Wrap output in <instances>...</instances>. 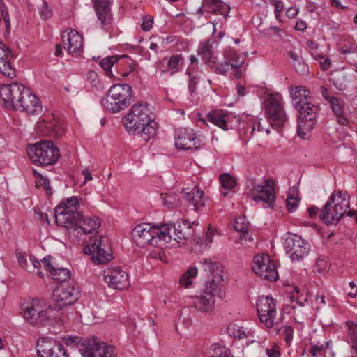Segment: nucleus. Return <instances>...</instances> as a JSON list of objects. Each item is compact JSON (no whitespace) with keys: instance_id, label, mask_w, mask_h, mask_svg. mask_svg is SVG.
I'll return each instance as SVG.
<instances>
[{"instance_id":"nucleus-1","label":"nucleus","mask_w":357,"mask_h":357,"mask_svg":"<svg viewBox=\"0 0 357 357\" xmlns=\"http://www.w3.org/2000/svg\"><path fill=\"white\" fill-rule=\"evenodd\" d=\"M155 119L149 105L140 102L132 106L122 122L129 134L139 135L147 142L156 135L158 124Z\"/></svg>"},{"instance_id":"nucleus-2","label":"nucleus","mask_w":357,"mask_h":357,"mask_svg":"<svg viewBox=\"0 0 357 357\" xmlns=\"http://www.w3.org/2000/svg\"><path fill=\"white\" fill-rule=\"evenodd\" d=\"M289 92L292 98V105L299 114L298 134L303 139L306 132L314 128V121L317 118L319 107L310 102V91L304 86H291Z\"/></svg>"},{"instance_id":"nucleus-3","label":"nucleus","mask_w":357,"mask_h":357,"mask_svg":"<svg viewBox=\"0 0 357 357\" xmlns=\"http://www.w3.org/2000/svg\"><path fill=\"white\" fill-rule=\"evenodd\" d=\"M170 227L161 225L160 227L149 223L137 225L132 231V237L137 245L144 247L151 245L160 248L167 246L172 236L169 234Z\"/></svg>"},{"instance_id":"nucleus-4","label":"nucleus","mask_w":357,"mask_h":357,"mask_svg":"<svg viewBox=\"0 0 357 357\" xmlns=\"http://www.w3.org/2000/svg\"><path fill=\"white\" fill-rule=\"evenodd\" d=\"M349 206V197L346 192H334L319 213V218L326 225H336Z\"/></svg>"},{"instance_id":"nucleus-5","label":"nucleus","mask_w":357,"mask_h":357,"mask_svg":"<svg viewBox=\"0 0 357 357\" xmlns=\"http://www.w3.org/2000/svg\"><path fill=\"white\" fill-rule=\"evenodd\" d=\"M27 153L34 165L42 167L54 165L61 158L59 148L51 140H41L29 144Z\"/></svg>"},{"instance_id":"nucleus-6","label":"nucleus","mask_w":357,"mask_h":357,"mask_svg":"<svg viewBox=\"0 0 357 357\" xmlns=\"http://www.w3.org/2000/svg\"><path fill=\"white\" fill-rule=\"evenodd\" d=\"M132 98V87L128 84H116L110 87L106 98H102L101 105L105 109L117 113L128 107Z\"/></svg>"},{"instance_id":"nucleus-7","label":"nucleus","mask_w":357,"mask_h":357,"mask_svg":"<svg viewBox=\"0 0 357 357\" xmlns=\"http://www.w3.org/2000/svg\"><path fill=\"white\" fill-rule=\"evenodd\" d=\"M79 206V200L75 196L63 199L54 210L56 224L64 227L75 226L80 219Z\"/></svg>"},{"instance_id":"nucleus-8","label":"nucleus","mask_w":357,"mask_h":357,"mask_svg":"<svg viewBox=\"0 0 357 357\" xmlns=\"http://www.w3.org/2000/svg\"><path fill=\"white\" fill-rule=\"evenodd\" d=\"M84 252L90 255L96 264H106L113 258L108 238L102 236L90 237L84 248Z\"/></svg>"},{"instance_id":"nucleus-9","label":"nucleus","mask_w":357,"mask_h":357,"mask_svg":"<svg viewBox=\"0 0 357 357\" xmlns=\"http://www.w3.org/2000/svg\"><path fill=\"white\" fill-rule=\"evenodd\" d=\"M79 295L78 288L67 283L60 284L53 291L50 308L54 310H61L65 307L75 303Z\"/></svg>"},{"instance_id":"nucleus-10","label":"nucleus","mask_w":357,"mask_h":357,"mask_svg":"<svg viewBox=\"0 0 357 357\" xmlns=\"http://www.w3.org/2000/svg\"><path fill=\"white\" fill-rule=\"evenodd\" d=\"M265 112L272 127L281 128L287 121L282 102L279 95H271L265 100Z\"/></svg>"},{"instance_id":"nucleus-11","label":"nucleus","mask_w":357,"mask_h":357,"mask_svg":"<svg viewBox=\"0 0 357 357\" xmlns=\"http://www.w3.org/2000/svg\"><path fill=\"white\" fill-rule=\"evenodd\" d=\"M79 351L82 357H116L115 347L95 337L84 340Z\"/></svg>"},{"instance_id":"nucleus-12","label":"nucleus","mask_w":357,"mask_h":357,"mask_svg":"<svg viewBox=\"0 0 357 357\" xmlns=\"http://www.w3.org/2000/svg\"><path fill=\"white\" fill-rule=\"evenodd\" d=\"M25 86L18 82L0 86V101L6 108L18 110Z\"/></svg>"},{"instance_id":"nucleus-13","label":"nucleus","mask_w":357,"mask_h":357,"mask_svg":"<svg viewBox=\"0 0 357 357\" xmlns=\"http://www.w3.org/2000/svg\"><path fill=\"white\" fill-rule=\"evenodd\" d=\"M175 146L183 150L197 149L204 145L202 135H196L191 128H179L174 131Z\"/></svg>"},{"instance_id":"nucleus-14","label":"nucleus","mask_w":357,"mask_h":357,"mask_svg":"<svg viewBox=\"0 0 357 357\" xmlns=\"http://www.w3.org/2000/svg\"><path fill=\"white\" fill-rule=\"evenodd\" d=\"M45 301L40 298H33L30 303L22 305L24 318L31 325H40L49 319L45 309Z\"/></svg>"},{"instance_id":"nucleus-15","label":"nucleus","mask_w":357,"mask_h":357,"mask_svg":"<svg viewBox=\"0 0 357 357\" xmlns=\"http://www.w3.org/2000/svg\"><path fill=\"white\" fill-rule=\"evenodd\" d=\"M252 271L270 281H277L279 278L276 267L268 254L256 255L253 259Z\"/></svg>"},{"instance_id":"nucleus-16","label":"nucleus","mask_w":357,"mask_h":357,"mask_svg":"<svg viewBox=\"0 0 357 357\" xmlns=\"http://www.w3.org/2000/svg\"><path fill=\"white\" fill-rule=\"evenodd\" d=\"M284 248L292 261H299L308 255L310 245L300 236L292 235L286 238Z\"/></svg>"},{"instance_id":"nucleus-17","label":"nucleus","mask_w":357,"mask_h":357,"mask_svg":"<svg viewBox=\"0 0 357 357\" xmlns=\"http://www.w3.org/2000/svg\"><path fill=\"white\" fill-rule=\"evenodd\" d=\"M275 181L272 178L264 179L261 184L253 183L251 190L253 192L252 199L262 201L269 208H273L275 202L274 192Z\"/></svg>"},{"instance_id":"nucleus-18","label":"nucleus","mask_w":357,"mask_h":357,"mask_svg":"<svg viewBox=\"0 0 357 357\" xmlns=\"http://www.w3.org/2000/svg\"><path fill=\"white\" fill-rule=\"evenodd\" d=\"M256 307L260 321L264 323L267 328H272L276 315V306L273 298L259 296Z\"/></svg>"},{"instance_id":"nucleus-19","label":"nucleus","mask_w":357,"mask_h":357,"mask_svg":"<svg viewBox=\"0 0 357 357\" xmlns=\"http://www.w3.org/2000/svg\"><path fill=\"white\" fill-rule=\"evenodd\" d=\"M218 289L216 282H206L205 288L201 291L200 295L194 299V307L202 312L212 311L215 303L214 295Z\"/></svg>"},{"instance_id":"nucleus-20","label":"nucleus","mask_w":357,"mask_h":357,"mask_svg":"<svg viewBox=\"0 0 357 357\" xmlns=\"http://www.w3.org/2000/svg\"><path fill=\"white\" fill-rule=\"evenodd\" d=\"M93 8L99 22L100 27L105 32L114 29V22L110 8L109 0H92Z\"/></svg>"},{"instance_id":"nucleus-21","label":"nucleus","mask_w":357,"mask_h":357,"mask_svg":"<svg viewBox=\"0 0 357 357\" xmlns=\"http://www.w3.org/2000/svg\"><path fill=\"white\" fill-rule=\"evenodd\" d=\"M101 225V222L99 218L96 216H85L82 217L80 213V219L76 221V224L73 227H66V228L70 229L69 231L70 235L75 236L78 238L79 234H91L96 231Z\"/></svg>"},{"instance_id":"nucleus-22","label":"nucleus","mask_w":357,"mask_h":357,"mask_svg":"<svg viewBox=\"0 0 357 357\" xmlns=\"http://www.w3.org/2000/svg\"><path fill=\"white\" fill-rule=\"evenodd\" d=\"M104 280L113 289L123 290L130 286L128 273L121 268H108L104 271Z\"/></svg>"},{"instance_id":"nucleus-23","label":"nucleus","mask_w":357,"mask_h":357,"mask_svg":"<svg viewBox=\"0 0 357 357\" xmlns=\"http://www.w3.org/2000/svg\"><path fill=\"white\" fill-rule=\"evenodd\" d=\"M36 351L40 357H68L61 343L47 339L38 340Z\"/></svg>"},{"instance_id":"nucleus-24","label":"nucleus","mask_w":357,"mask_h":357,"mask_svg":"<svg viewBox=\"0 0 357 357\" xmlns=\"http://www.w3.org/2000/svg\"><path fill=\"white\" fill-rule=\"evenodd\" d=\"M38 132L45 135L60 137L64 135L66 129L63 122L59 119L52 117L51 119H43L36 123Z\"/></svg>"},{"instance_id":"nucleus-25","label":"nucleus","mask_w":357,"mask_h":357,"mask_svg":"<svg viewBox=\"0 0 357 357\" xmlns=\"http://www.w3.org/2000/svg\"><path fill=\"white\" fill-rule=\"evenodd\" d=\"M223 59H220L217 63L218 66L215 68V72L221 75H225L230 68H238L244 62V59L238 54L232 48L227 47L223 52Z\"/></svg>"},{"instance_id":"nucleus-26","label":"nucleus","mask_w":357,"mask_h":357,"mask_svg":"<svg viewBox=\"0 0 357 357\" xmlns=\"http://www.w3.org/2000/svg\"><path fill=\"white\" fill-rule=\"evenodd\" d=\"M18 110L25 112L29 115H39L42 113L43 108L39 99L26 86L21 96Z\"/></svg>"},{"instance_id":"nucleus-27","label":"nucleus","mask_w":357,"mask_h":357,"mask_svg":"<svg viewBox=\"0 0 357 357\" xmlns=\"http://www.w3.org/2000/svg\"><path fill=\"white\" fill-rule=\"evenodd\" d=\"M18 110L25 112L29 115H39L42 113L43 108L39 99L26 86L21 96Z\"/></svg>"},{"instance_id":"nucleus-28","label":"nucleus","mask_w":357,"mask_h":357,"mask_svg":"<svg viewBox=\"0 0 357 357\" xmlns=\"http://www.w3.org/2000/svg\"><path fill=\"white\" fill-rule=\"evenodd\" d=\"M202 268L208 277L206 282H215L217 284L222 280V266L218 261H213L210 258H204L200 261Z\"/></svg>"},{"instance_id":"nucleus-29","label":"nucleus","mask_w":357,"mask_h":357,"mask_svg":"<svg viewBox=\"0 0 357 357\" xmlns=\"http://www.w3.org/2000/svg\"><path fill=\"white\" fill-rule=\"evenodd\" d=\"M167 226L169 227L168 225ZM174 228V240L178 243L190 238L194 233V229L189 221L186 220H178L173 225H170Z\"/></svg>"},{"instance_id":"nucleus-30","label":"nucleus","mask_w":357,"mask_h":357,"mask_svg":"<svg viewBox=\"0 0 357 357\" xmlns=\"http://www.w3.org/2000/svg\"><path fill=\"white\" fill-rule=\"evenodd\" d=\"M15 56L9 47L0 52V73L5 77H16L15 70L13 68L10 59Z\"/></svg>"},{"instance_id":"nucleus-31","label":"nucleus","mask_w":357,"mask_h":357,"mask_svg":"<svg viewBox=\"0 0 357 357\" xmlns=\"http://www.w3.org/2000/svg\"><path fill=\"white\" fill-rule=\"evenodd\" d=\"M50 258H52L50 256L44 257L41 261L45 265L47 271L50 272L52 278L59 282H63L70 278V271L67 268L59 267L58 266H53L50 261Z\"/></svg>"},{"instance_id":"nucleus-32","label":"nucleus","mask_w":357,"mask_h":357,"mask_svg":"<svg viewBox=\"0 0 357 357\" xmlns=\"http://www.w3.org/2000/svg\"><path fill=\"white\" fill-rule=\"evenodd\" d=\"M182 194L186 202L194 206V209H197L205 204L204 193L196 186L190 190H183Z\"/></svg>"},{"instance_id":"nucleus-33","label":"nucleus","mask_w":357,"mask_h":357,"mask_svg":"<svg viewBox=\"0 0 357 357\" xmlns=\"http://www.w3.org/2000/svg\"><path fill=\"white\" fill-rule=\"evenodd\" d=\"M68 41L67 50L70 54L78 52L83 46V38L75 29H70L66 36H63V43Z\"/></svg>"},{"instance_id":"nucleus-34","label":"nucleus","mask_w":357,"mask_h":357,"mask_svg":"<svg viewBox=\"0 0 357 357\" xmlns=\"http://www.w3.org/2000/svg\"><path fill=\"white\" fill-rule=\"evenodd\" d=\"M197 54L202 56V59L211 66L220 62V59L215 54L213 46L209 40L201 43L197 49Z\"/></svg>"},{"instance_id":"nucleus-35","label":"nucleus","mask_w":357,"mask_h":357,"mask_svg":"<svg viewBox=\"0 0 357 357\" xmlns=\"http://www.w3.org/2000/svg\"><path fill=\"white\" fill-rule=\"evenodd\" d=\"M227 118L228 116L226 114L218 111H211L206 114V119L199 118V121L204 123H206L208 121L224 130H228L229 128L228 127Z\"/></svg>"},{"instance_id":"nucleus-36","label":"nucleus","mask_w":357,"mask_h":357,"mask_svg":"<svg viewBox=\"0 0 357 357\" xmlns=\"http://www.w3.org/2000/svg\"><path fill=\"white\" fill-rule=\"evenodd\" d=\"M204 6L207 7L213 13L223 15L225 18L228 17L230 7L221 0H205Z\"/></svg>"},{"instance_id":"nucleus-37","label":"nucleus","mask_w":357,"mask_h":357,"mask_svg":"<svg viewBox=\"0 0 357 357\" xmlns=\"http://www.w3.org/2000/svg\"><path fill=\"white\" fill-rule=\"evenodd\" d=\"M221 185L220 194L222 197H227L231 190L236 185V181L234 176L228 173H223L219 177Z\"/></svg>"},{"instance_id":"nucleus-38","label":"nucleus","mask_w":357,"mask_h":357,"mask_svg":"<svg viewBox=\"0 0 357 357\" xmlns=\"http://www.w3.org/2000/svg\"><path fill=\"white\" fill-rule=\"evenodd\" d=\"M347 326L348 327V342L351 344V348L357 354V323L354 321H347Z\"/></svg>"},{"instance_id":"nucleus-39","label":"nucleus","mask_w":357,"mask_h":357,"mask_svg":"<svg viewBox=\"0 0 357 357\" xmlns=\"http://www.w3.org/2000/svg\"><path fill=\"white\" fill-rule=\"evenodd\" d=\"M121 56H107L104 59H102L100 61V67L104 70L105 74L109 77H113L112 73V66L119 61V59H121Z\"/></svg>"},{"instance_id":"nucleus-40","label":"nucleus","mask_w":357,"mask_h":357,"mask_svg":"<svg viewBox=\"0 0 357 357\" xmlns=\"http://www.w3.org/2000/svg\"><path fill=\"white\" fill-rule=\"evenodd\" d=\"M198 270L197 267L189 268L182 275H181L179 282L181 285L185 288L190 287L192 281V279L197 276Z\"/></svg>"},{"instance_id":"nucleus-41","label":"nucleus","mask_w":357,"mask_h":357,"mask_svg":"<svg viewBox=\"0 0 357 357\" xmlns=\"http://www.w3.org/2000/svg\"><path fill=\"white\" fill-rule=\"evenodd\" d=\"M208 354L211 357H231L230 351L219 344H212Z\"/></svg>"},{"instance_id":"nucleus-42","label":"nucleus","mask_w":357,"mask_h":357,"mask_svg":"<svg viewBox=\"0 0 357 357\" xmlns=\"http://www.w3.org/2000/svg\"><path fill=\"white\" fill-rule=\"evenodd\" d=\"M86 80L91 84L92 88L96 89L97 91H102L104 89V86L99 80L98 74L93 71H89L86 74Z\"/></svg>"},{"instance_id":"nucleus-43","label":"nucleus","mask_w":357,"mask_h":357,"mask_svg":"<svg viewBox=\"0 0 357 357\" xmlns=\"http://www.w3.org/2000/svg\"><path fill=\"white\" fill-rule=\"evenodd\" d=\"M227 333L229 336H233L235 338L243 339L247 337L245 331L243 327L236 324H231L227 328Z\"/></svg>"},{"instance_id":"nucleus-44","label":"nucleus","mask_w":357,"mask_h":357,"mask_svg":"<svg viewBox=\"0 0 357 357\" xmlns=\"http://www.w3.org/2000/svg\"><path fill=\"white\" fill-rule=\"evenodd\" d=\"M328 102L335 115L344 114V102L341 98L335 97Z\"/></svg>"},{"instance_id":"nucleus-45","label":"nucleus","mask_w":357,"mask_h":357,"mask_svg":"<svg viewBox=\"0 0 357 357\" xmlns=\"http://www.w3.org/2000/svg\"><path fill=\"white\" fill-rule=\"evenodd\" d=\"M293 192H294V191ZM293 194L294 193L291 195L289 192L286 200L287 208L289 213H293L296 210L300 202V199L298 197V192H296V195L295 197H294Z\"/></svg>"},{"instance_id":"nucleus-46","label":"nucleus","mask_w":357,"mask_h":357,"mask_svg":"<svg viewBox=\"0 0 357 357\" xmlns=\"http://www.w3.org/2000/svg\"><path fill=\"white\" fill-rule=\"evenodd\" d=\"M186 73L189 75L188 86L189 92L192 95L195 93L197 90V85L199 83V77L195 75H192L189 68L187 69Z\"/></svg>"},{"instance_id":"nucleus-47","label":"nucleus","mask_w":357,"mask_h":357,"mask_svg":"<svg viewBox=\"0 0 357 357\" xmlns=\"http://www.w3.org/2000/svg\"><path fill=\"white\" fill-rule=\"evenodd\" d=\"M162 204L167 207L171 208L178 205V197L176 195H166L162 197Z\"/></svg>"},{"instance_id":"nucleus-48","label":"nucleus","mask_w":357,"mask_h":357,"mask_svg":"<svg viewBox=\"0 0 357 357\" xmlns=\"http://www.w3.org/2000/svg\"><path fill=\"white\" fill-rule=\"evenodd\" d=\"M0 3L1 5L0 8H1L2 19L4 20V22L6 23L5 33L6 34H9L10 31V21L9 14L8 13L6 6L2 0H0Z\"/></svg>"},{"instance_id":"nucleus-49","label":"nucleus","mask_w":357,"mask_h":357,"mask_svg":"<svg viewBox=\"0 0 357 357\" xmlns=\"http://www.w3.org/2000/svg\"><path fill=\"white\" fill-rule=\"evenodd\" d=\"M340 52L343 54L355 53L357 52V44L351 42L346 43L342 45Z\"/></svg>"},{"instance_id":"nucleus-50","label":"nucleus","mask_w":357,"mask_h":357,"mask_svg":"<svg viewBox=\"0 0 357 357\" xmlns=\"http://www.w3.org/2000/svg\"><path fill=\"white\" fill-rule=\"evenodd\" d=\"M314 58L319 63L322 70H326L330 68L331 62L328 58L325 59L321 54L316 55Z\"/></svg>"},{"instance_id":"nucleus-51","label":"nucleus","mask_w":357,"mask_h":357,"mask_svg":"<svg viewBox=\"0 0 357 357\" xmlns=\"http://www.w3.org/2000/svg\"><path fill=\"white\" fill-rule=\"evenodd\" d=\"M64 342L68 346H76L79 349L83 343L82 338L78 336L68 337L64 339Z\"/></svg>"},{"instance_id":"nucleus-52","label":"nucleus","mask_w":357,"mask_h":357,"mask_svg":"<svg viewBox=\"0 0 357 357\" xmlns=\"http://www.w3.org/2000/svg\"><path fill=\"white\" fill-rule=\"evenodd\" d=\"M121 58L126 59V64L128 65L129 70L127 71L123 72L121 74V75L122 77H128L132 72H133L135 70V64L134 63L133 61L127 55H122V56H121Z\"/></svg>"},{"instance_id":"nucleus-53","label":"nucleus","mask_w":357,"mask_h":357,"mask_svg":"<svg viewBox=\"0 0 357 357\" xmlns=\"http://www.w3.org/2000/svg\"><path fill=\"white\" fill-rule=\"evenodd\" d=\"M234 229L241 234L247 231L248 227L247 225L244 224L242 218H238L236 220L234 225Z\"/></svg>"},{"instance_id":"nucleus-54","label":"nucleus","mask_w":357,"mask_h":357,"mask_svg":"<svg viewBox=\"0 0 357 357\" xmlns=\"http://www.w3.org/2000/svg\"><path fill=\"white\" fill-rule=\"evenodd\" d=\"M283 333L284 335L285 342L287 344H290L293 339L294 328L290 326H285Z\"/></svg>"},{"instance_id":"nucleus-55","label":"nucleus","mask_w":357,"mask_h":357,"mask_svg":"<svg viewBox=\"0 0 357 357\" xmlns=\"http://www.w3.org/2000/svg\"><path fill=\"white\" fill-rule=\"evenodd\" d=\"M40 15L43 19H48L52 16V11L45 1H43L42 6L40 8Z\"/></svg>"},{"instance_id":"nucleus-56","label":"nucleus","mask_w":357,"mask_h":357,"mask_svg":"<svg viewBox=\"0 0 357 357\" xmlns=\"http://www.w3.org/2000/svg\"><path fill=\"white\" fill-rule=\"evenodd\" d=\"M330 344V342L327 341L325 342L324 344L318 345V344H313L312 345V348L310 350V354L313 356H316L317 354L323 351L326 347H328Z\"/></svg>"},{"instance_id":"nucleus-57","label":"nucleus","mask_w":357,"mask_h":357,"mask_svg":"<svg viewBox=\"0 0 357 357\" xmlns=\"http://www.w3.org/2000/svg\"><path fill=\"white\" fill-rule=\"evenodd\" d=\"M181 56L179 55H174L170 57L167 63V66L171 69H175L177 68Z\"/></svg>"},{"instance_id":"nucleus-58","label":"nucleus","mask_w":357,"mask_h":357,"mask_svg":"<svg viewBox=\"0 0 357 357\" xmlns=\"http://www.w3.org/2000/svg\"><path fill=\"white\" fill-rule=\"evenodd\" d=\"M287 54H288L289 57L292 60L291 63L294 67L296 65H297V63H299L300 62H301L303 60L301 56H299L298 54H297L296 52H294L293 51H289L287 52Z\"/></svg>"},{"instance_id":"nucleus-59","label":"nucleus","mask_w":357,"mask_h":357,"mask_svg":"<svg viewBox=\"0 0 357 357\" xmlns=\"http://www.w3.org/2000/svg\"><path fill=\"white\" fill-rule=\"evenodd\" d=\"M153 18L144 17L143 22L141 24L142 30L145 31H149L153 26Z\"/></svg>"},{"instance_id":"nucleus-60","label":"nucleus","mask_w":357,"mask_h":357,"mask_svg":"<svg viewBox=\"0 0 357 357\" xmlns=\"http://www.w3.org/2000/svg\"><path fill=\"white\" fill-rule=\"evenodd\" d=\"M294 68L296 69V70L298 73H301V74H305L306 72L308 71V66L304 62L303 60L301 62H300L299 63H297V65H296L294 66Z\"/></svg>"},{"instance_id":"nucleus-61","label":"nucleus","mask_w":357,"mask_h":357,"mask_svg":"<svg viewBox=\"0 0 357 357\" xmlns=\"http://www.w3.org/2000/svg\"><path fill=\"white\" fill-rule=\"evenodd\" d=\"M266 352L268 357H279L280 356V348L278 346L267 349Z\"/></svg>"},{"instance_id":"nucleus-62","label":"nucleus","mask_w":357,"mask_h":357,"mask_svg":"<svg viewBox=\"0 0 357 357\" xmlns=\"http://www.w3.org/2000/svg\"><path fill=\"white\" fill-rule=\"evenodd\" d=\"M34 175L37 177H40L41 185L44 187L45 190H50V181L48 178L41 176L40 174L38 173L36 170H33Z\"/></svg>"},{"instance_id":"nucleus-63","label":"nucleus","mask_w":357,"mask_h":357,"mask_svg":"<svg viewBox=\"0 0 357 357\" xmlns=\"http://www.w3.org/2000/svg\"><path fill=\"white\" fill-rule=\"evenodd\" d=\"M330 81L333 83L334 86L339 91H343L346 88V85L343 82H342L339 79L333 78L331 79Z\"/></svg>"},{"instance_id":"nucleus-64","label":"nucleus","mask_w":357,"mask_h":357,"mask_svg":"<svg viewBox=\"0 0 357 357\" xmlns=\"http://www.w3.org/2000/svg\"><path fill=\"white\" fill-rule=\"evenodd\" d=\"M272 4L275 7V14H277L278 13H280L284 9V3L282 1L279 0H273L272 1Z\"/></svg>"}]
</instances>
